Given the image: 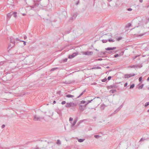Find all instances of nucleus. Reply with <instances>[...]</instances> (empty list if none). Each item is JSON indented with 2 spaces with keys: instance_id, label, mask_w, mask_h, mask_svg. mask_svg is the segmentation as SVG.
<instances>
[{
  "instance_id": "obj_60",
  "label": "nucleus",
  "mask_w": 149,
  "mask_h": 149,
  "mask_svg": "<svg viewBox=\"0 0 149 149\" xmlns=\"http://www.w3.org/2000/svg\"><path fill=\"white\" fill-rule=\"evenodd\" d=\"M86 90H85L83 92H84V93L85 92H86Z\"/></svg>"
},
{
  "instance_id": "obj_12",
  "label": "nucleus",
  "mask_w": 149,
  "mask_h": 149,
  "mask_svg": "<svg viewBox=\"0 0 149 149\" xmlns=\"http://www.w3.org/2000/svg\"><path fill=\"white\" fill-rule=\"evenodd\" d=\"M13 15L12 13H8L7 15V17L8 19H10L11 17V15Z\"/></svg>"
},
{
  "instance_id": "obj_4",
  "label": "nucleus",
  "mask_w": 149,
  "mask_h": 149,
  "mask_svg": "<svg viewBox=\"0 0 149 149\" xmlns=\"http://www.w3.org/2000/svg\"><path fill=\"white\" fill-rule=\"evenodd\" d=\"M77 16V13H74L72 15V17L69 19V21L71 22Z\"/></svg>"
},
{
  "instance_id": "obj_19",
  "label": "nucleus",
  "mask_w": 149,
  "mask_h": 149,
  "mask_svg": "<svg viewBox=\"0 0 149 149\" xmlns=\"http://www.w3.org/2000/svg\"><path fill=\"white\" fill-rule=\"evenodd\" d=\"M143 84H142V85H140V86H139V87H138V89H141L143 87Z\"/></svg>"
},
{
  "instance_id": "obj_34",
  "label": "nucleus",
  "mask_w": 149,
  "mask_h": 149,
  "mask_svg": "<svg viewBox=\"0 0 149 149\" xmlns=\"http://www.w3.org/2000/svg\"><path fill=\"white\" fill-rule=\"evenodd\" d=\"M119 56V55L118 54H116L114 55V57L115 58H116Z\"/></svg>"
},
{
  "instance_id": "obj_11",
  "label": "nucleus",
  "mask_w": 149,
  "mask_h": 149,
  "mask_svg": "<svg viewBox=\"0 0 149 149\" xmlns=\"http://www.w3.org/2000/svg\"><path fill=\"white\" fill-rule=\"evenodd\" d=\"M116 88V86L114 85H110L108 86V88L109 89H111L112 88Z\"/></svg>"
},
{
  "instance_id": "obj_31",
  "label": "nucleus",
  "mask_w": 149,
  "mask_h": 149,
  "mask_svg": "<svg viewBox=\"0 0 149 149\" xmlns=\"http://www.w3.org/2000/svg\"><path fill=\"white\" fill-rule=\"evenodd\" d=\"M86 102V101L84 100H82L81 101V103L82 104H84Z\"/></svg>"
},
{
  "instance_id": "obj_7",
  "label": "nucleus",
  "mask_w": 149,
  "mask_h": 149,
  "mask_svg": "<svg viewBox=\"0 0 149 149\" xmlns=\"http://www.w3.org/2000/svg\"><path fill=\"white\" fill-rule=\"evenodd\" d=\"M77 120H75L73 123H72V122H70V123L72 124L71 127H73L75 125L77 122Z\"/></svg>"
},
{
  "instance_id": "obj_10",
  "label": "nucleus",
  "mask_w": 149,
  "mask_h": 149,
  "mask_svg": "<svg viewBox=\"0 0 149 149\" xmlns=\"http://www.w3.org/2000/svg\"><path fill=\"white\" fill-rule=\"evenodd\" d=\"M66 97L68 98H72L74 97V96L70 94H68L66 95Z\"/></svg>"
},
{
  "instance_id": "obj_51",
  "label": "nucleus",
  "mask_w": 149,
  "mask_h": 149,
  "mask_svg": "<svg viewBox=\"0 0 149 149\" xmlns=\"http://www.w3.org/2000/svg\"><path fill=\"white\" fill-rule=\"evenodd\" d=\"M144 34H141L138 36H143Z\"/></svg>"
},
{
  "instance_id": "obj_49",
  "label": "nucleus",
  "mask_w": 149,
  "mask_h": 149,
  "mask_svg": "<svg viewBox=\"0 0 149 149\" xmlns=\"http://www.w3.org/2000/svg\"><path fill=\"white\" fill-rule=\"evenodd\" d=\"M24 39H26L27 38V37L26 36H24Z\"/></svg>"
},
{
  "instance_id": "obj_52",
  "label": "nucleus",
  "mask_w": 149,
  "mask_h": 149,
  "mask_svg": "<svg viewBox=\"0 0 149 149\" xmlns=\"http://www.w3.org/2000/svg\"><path fill=\"white\" fill-rule=\"evenodd\" d=\"M135 56L133 58L134 59L135 58H136V57H138V56Z\"/></svg>"
},
{
  "instance_id": "obj_43",
  "label": "nucleus",
  "mask_w": 149,
  "mask_h": 149,
  "mask_svg": "<svg viewBox=\"0 0 149 149\" xmlns=\"http://www.w3.org/2000/svg\"><path fill=\"white\" fill-rule=\"evenodd\" d=\"M111 76H109V77L108 78H107V79L108 80H110V79H111Z\"/></svg>"
},
{
  "instance_id": "obj_36",
  "label": "nucleus",
  "mask_w": 149,
  "mask_h": 149,
  "mask_svg": "<svg viewBox=\"0 0 149 149\" xmlns=\"http://www.w3.org/2000/svg\"><path fill=\"white\" fill-rule=\"evenodd\" d=\"M57 113L60 115H61L62 114L61 112L60 111H59L57 112Z\"/></svg>"
},
{
  "instance_id": "obj_64",
  "label": "nucleus",
  "mask_w": 149,
  "mask_h": 149,
  "mask_svg": "<svg viewBox=\"0 0 149 149\" xmlns=\"http://www.w3.org/2000/svg\"><path fill=\"white\" fill-rule=\"evenodd\" d=\"M148 112H149V110H148Z\"/></svg>"
},
{
  "instance_id": "obj_44",
  "label": "nucleus",
  "mask_w": 149,
  "mask_h": 149,
  "mask_svg": "<svg viewBox=\"0 0 149 149\" xmlns=\"http://www.w3.org/2000/svg\"><path fill=\"white\" fill-rule=\"evenodd\" d=\"M127 10L128 11H131L132 10V9L131 8H128Z\"/></svg>"
},
{
  "instance_id": "obj_14",
  "label": "nucleus",
  "mask_w": 149,
  "mask_h": 149,
  "mask_svg": "<svg viewBox=\"0 0 149 149\" xmlns=\"http://www.w3.org/2000/svg\"><path fill=\"white\" fill-rule=\"evenodd\" d=\"M128 68H137V66H136V65H131V66H129Z\"/></svg>"
},
{
  "instance_id": "obj_35",
  "label": "nucleus",
  "mask_w": 149,
  "mask_h": 149,
  "mask_svg": "<svg viewBox=\"0 0 149 149\" xmlns=\"http://www.w3.org/2000/svg\"><path fill=\"white\" fill-rule=\"evenodd\" d=\"M142 79V77H141L139 78V81L141 82Z\"/></svg>"
},
{
  "instance_id": "obj_48",
  "label": "nucleus",
  "mask_w": 149,
  "mask_h": 149,
  "mask_svg": "<svg viewBox=\"0 0 149 149\" xmlns=\"http://www.w3.org/2000/svg\"><path fill=\"white\" fill-rule=\"evenodd\" d=\"M121 39H122V38H121V37L117 39V40H121Z\"/></svg>"
},
{
  "instance_id": "obj_33",
  "label": "nucleus",
  "mask_w": 149,
  "mask_h": 149,
  "mask_svg": "<svg viewBox=\"0 0 149 149\" xmlns=\"http://www.w3.org/2000/svg\"><path fill=\"white\" fill-rule=\"evenodd\" d=\"M61 103L63 105L64 104L66 103V102L65 101H63L61 102Z\"/></svg>"
},
{
  "instance_id": "obj_6",
  "label": "nucleus",
  "mask_w": 149,
  "mask_h": 149,
  "mask_svg": "<svg viewBox=\"0 0 149 149\" xmlns=\"http://www.w3.org/2000/svg\"><path fill=\"white\" fill-rule=\"evenodd\" d=\"M77 55V53H74L68 56L69 58H72Z\"/></svg>"
},
{
  "instance_id": "obj_46",
  "label": "nucleus",
  "mask_w": 149,
  "mask_h": 149,
  "mask_svg": "<svg viewBox=\"0 0 149 149\" xmlns=\"http://www.w3.org/2000/svg\"><path fill=\"white\" fill-rule=\"evenodd\" d=\"M5 127V125H3L1 126V127L2 128H4Z\"/></svg>"
},
{
  "instance_id": "obj_24",
  "label": "nucleus",
  "mask_w": 149,
  "mask_h": 149,
  "mask_svg": "<svg viewBox=\"0 0 149 149\" xmlns=\"http://www.w3.org/2000/svg\"><path fill=\"white\" fill-rule=\"evenodd\" d=\"M14 15V16L15 17H17V13L16 12H15L14 13H12Z\"/></svg>"
},
{
  "instance_id": "obj_54",
  "label": "nucleus",
  "mask_w": 149,
  "mask_h": 149,
  "mask_svg": "<svg viewBox=\"0 0 149 149\" xmlns=\"http://www.w3.org/2000/svg\"><path fill=\"white\" fill-rule=\"evenodd\" d=\"M53 103H54V104L56 103V101H53Z\"/></svg>"
},
{
  "instance_id": "obj_28",
  "label": "nucleus",
  "mask_w": 149,
  "mask_h": 149,
  "mask_svg": "<svg viewBox=\"0 0 149 149\" xmlns=\"http://www.w3.org/2000/svg\"><path fill=\"white\" fill-rule=\"evenodd\" d=\"M149 105V102H146L145 104V106L146 107L148 105Z\"/></svg>"
},
{
  "instance_id": "obj_38",
  "label": "nucleus",
  "mask_w": 149,
  "mask_h": 149,
  "mask_svg": "<svg viewBox=\"0 0 149 149\" xmlns=\"http://www.w3.org/2000/svg\"><path fill=\"white\" fill-rule=\"evenodd\" d=\"M131 25V24L130 23H129L127 25V27H129Z\"/></svg>"
},
{
  "instance_id": "obj_55",
  "label": "nucleus",
  "mask_w": 149,
  "mask_h": 149,
  "mask_svg": "<svg viewBox=\"0 0 149 149\" xmlns=\"http://www.w3.org/2000/svg\"><path fill=\"white\" fill-rule=\"evenodd\" d=\"M143 141V139H142V138H141V139H140V141Z\"/></svg>"
},
{
  "instance_id": "obj_40",
  "label": "nucleus",
  "mask_w": 149,
  "mask_h": 149,
  "mask_svg": "<svg viewBox=\"0 0 149 149\" xmlns=\"http://www.w3.org/2000/svg\"><path fill=\"white\" fill-rule=\"evenodd\" d=\"M101 54L102 55H102H105V53L104 52H101Z\"/></svg>"
},
{
  "instance_id": "obj_32",
  "label": "nucleus",
  "mask_w": 149,
  "mask_h": 149,
  "mask_svg": "<svg viewBox=\"0 0 149 149\" xmlns=\"http://www.w3.org/2000/svg\"><path fill=\"white\" fill-rule=\"evenodd\" d=\"M57 68H54L52 69H51V70H50L51 71H54L56 69H57Z\"/></svg>"
},
{
  "instance_id": "obj_39",
  "label": "nucleus",
  "mask_w": 149,
  "mask_h": 149,
  "mask_svg": "<svg viewBox=\"0 0 149 149\" xmlns=\"http://www.w3.org/2000/svg\"><path fill=\"white\" fill-rule=\"evenodd\" d=\"M84 94V92H82L80 95H79L78 97H79L80 96H81V95H82L83 94Z\"/></svg>"
},
{
  "instance_id": "obj_42",
  "label": "nucleus",
  "mask_w": 149,
  "mask_h": 149,
  "mask_svg": "<svg viewBox=\"0 0 149 149\" xmlns=\"http://www.w3.org/2000/svg\"><path fill=\"white\" fill-rule=\"evenodd\" d=\"M102 60V59L101 58H99L97 59H96V61H101Z\"/></svg>"
},
{
  "instance_id": "obj_5",
  "label": "nucleus",
  "mask_w": 149,
  "mask_h": 149,
  "mask_svg": "<svg viewBox=\"0 0 149 149\" xmlns=\"http://www.w3.org/2000/svg\"><path fill=\"white\" fill-rule=\"evenodd\" d=\"M83 54L84 55H90L93 54V52L91 51L84 52H83Z\"/></svg>"
},
{
  "instance_id": "obj_30",
  "label": "nucleus",
  "mask_w": 149,
  "mask_h": 149,
  "mask_svg": "<svg viewBox=\"0 0 149 149\" xmlns=\"http://www.w3.org/2000/svg\"><path fill=\"white\" fill-rule=\"evenodd\" d=\"M107 80V79L106 78H104L102 80V81L103 82H105Z\"/></svg>"
},
{
  "instance_id": "obj_29",
  "label": "nucleus",
  "mask_w": 149,
  "mask_h": 149,
  "mask_svg": "<svg viewBox=\"0 0 149 149\" xmlns=\"http://www.w3.org/2000/svg\"><path fill=\"white\" fill-rule=\"evenodd\" d=\"M94 136L95 138L98 139L100 137V136L98 135H95Z\"/></svg>"
},
{
  "instance_id": "obj_8",
  "label": "nucleus",
  "mask_w": 149,
  "mask_h": 149,
  "mask_svg": "<svg viewBox=\"0 0 149 149\" xmlns=\"http://www.w3.org/2000/svg\"><path fill=\"white\" fill-rule=\"evenodd\" d=\"M116 48V47H108L107 48H106V50L107 51H109L111 50H112L114 49H115Z\"/></svg>"
},
{
  "instance_id": "obj_45",
  "label": "nucleus",
  "mask_w": 149,
  "mask_h": 149,
  "mask_svg": "<svg viewBox=\"0 0 149 149\" xmlns=\"http://www.w3.org/2000/svg\"><path fill=\"white\" fill-rule=\"evenodd\" d=\"M57 93L59 95H60V94L61 93V91H58L57 92Z\"/></svg>"
},
{
  "instance_id": "obj_18",
  "label": "nucleus",
  "mask_w": 149,
  "mask_h": 149,
  "mask_svg": "<svg viewBox=\"0 0 149 149\" xmlns=\"http://www.w3.org/2000/svg\"><path fill=\"white\" fill-rule=\"evenodd\" d=\"M85 140L84 139H79L78 140V141L79 142H82Z\"/></svg>"
},
{
  "instance_id": "obj_13",
  "label": "nucleus",
  "mask_w": 149,
  "mask_h": 149,
  "mask_svg": "<svg viewBox=\"0 0 149 149\" xmlns=\"http://www.w3.org/2000/svg\"><path fill=\"white\" fill-rule=\"evenodd\" d=\"M122 107V105H121L118 108V109H117L115 111V112H118V111H119L120 110V109Z\"/></svg>"
},
{
  "instance_id": "obj_15",
  "label": "nucleus",
  "mask_w": 149,
  "mask_h": 149,
  "mask_svg": "<svg viewBox=\"0 0 149 149\" xmlns=\"http://www.w3.org/2000/svg\"><path fill=\"white\" fill-rule=\"evenodd\" d=\"M79 109L81 111H82L84 110V109L82 105H79Z\"/></svg>"
},
{
  "instance_id": "obj_1",
  "label": "nucleus",
  "mask_w": 149,
  "mask_h": 149,
  "mask_svg": "<svg viewBox=\"0 0 149 149\" xmlns=\"http://www.w3.org/2000/svg\"><path fill=\"white\" fill-rule=\"evenodd\" d=\"M77 104L73 102H68L65 105V107L67 108H69L70 107H73L76 106Z\"/></svg>"
},
{
  "instance_id": "obj_9",
  "label": "nucleus",
  "mask_w": 149,
  "mask_h": 149,
  "mask_svg": "<svg viewBox=\"0 0 149 149\" xmlns=\"http://www.w3.org/2000/svg\"><path fill=\"white\" fill-rule=\"evenodd\" d=\"M10 41L13 44V47L14 45V44L15 43V41H14L13 38H10Z\"/></svg>"
},
{
  "instance_id": "obj_58",
  "label": "nucleus",
  "mask_w": 149,
  "mask_h": 149,
  "mask_svg": "<svg viewBox=\"0 0 149 149\" xmlns=\"http://www.w3.org/2000/svg\"><path fill=\"white\" fill-rule=\"evenodd\" d=\"M108 6H110L109 3H108Z\"/></svg>"
},
{
  "instance_id": "obj_37",
  "label": "nucleus",
  "mask_w": 149,
  "mask_h": 149,
  "mask_svg": "<svg viewBox=\"0 0 149 149\" xmlns=\"http://www.w3.org/2000/svg\"><path fill=\"white\" fill-rule=\"evenodd\" d=\"M73 118L72 117H70V118H69V120L70 121V122H71V121H72V120H73Z\"/></svg>"
},
{
  "instance_id": "obj_25",
  "label": "nucleus",
  "mask_w": 149,
  "mask_h": 149,
  "mask_svg": "<svg viewBox=\"0 0 149 149\" xmlns=\"http://www.w3.org/2000/svg\"><path fill=\"white\" fill-rule=\"evenodd\" d=\"M108 40H102V41L103 43H106L107 42Z\"/></svg>"
},
{
  "instance_id": "obj_41",
  "label": "nucleus",
  "mask_w": 149,
  "mask_h": 149,
  "mask_svg": "<svg viewBox=\"0 0 149 149\" xmlns=\"http://www.w3.org/2000/svg\"><path fill=\"white\" fill-rule=\"evenodd\" d=\"M20 41H21V42H24V45H26V42L24 41H23V40H20Z\"/></svg>"
},
{
  "instance_id": "obj_57",
  "label": "nucleus",
  "mask_w": 149,
  "mask_h": 149,
  "mask_svg": "<svg viewBox=\"0 0 149 149\" xmlns=\"http://www.w3.org/2000/svg\"><path fill=\"white\" fill-rule=\"evenodd\" d=\"M26 15V14H25V13H23V16H25V15Z\"/></svg>"
},
{
  "instance_id": "obj_2",
  "label": "nucleus",
  "mask_w": 149,
  "mask_h": 149,
  "mask_svg": "<svg viewBox=\"0 0 149 149\" xmlns=\"http://www.w3.org/2000/svg\"><path fill=\"white\" fill-rule=\"evenodd\" d=\"M39 5V2L38 1H34V5L33 6H31V9L32 10H34L35 8H36V7L38 6Z\"/></svg>"
},
{
  "instance_id": "obj_16",
  "label": "nucleus",
  "mask_w": 149,
  "mask_h": 149,
  "mask_svg": "<svg viewBox=\"0 0 149 149\" xmlns=\"http://www.w3.org/2000/svg\"><path fill=\"white\" fill-rule=\"evenodd\" d=\"M116 90L115 89H114V90H110V91L109 92L111 93H114L116 92Z\"/></svg>"
},
{
  "instance_id": "obj_17",
  "label": "nucleus",
  "mask_w": 149,
  "mask_h": 149,
  "mask_svg": "<svg viewBox=\"0 0 149 149\" xmlns=\"http://www.w3.org/2000/svg\"><path fill=\"white\" fill-rule=\"evenodd\" d=\"M124 78H130L129 74H125L124 76Z\"/></svg>"
},
{
  "instance_id": "obj_53",
  "label": "nucleus",
  "mask_w": 149,
  "mask_h": 149,
  "mask_svg": "<svg viewBox=\"0 0 149 149\" xmlns=\"http://www.w3.org/2000/svg\"><path fill=\"white\" fill-rule=\"evenodd\" d=\"M143 0H139V1H140L141 3H142V2H143Z\"/></svg>"
},
{
  "instance_id": "obj_50",
  "label": "nucleus",
  "mask_w": 149,
  "mask_h": 149,
  "mask_svg": "<svg viewBox=\"0 0 149 149\" xmlns=\"http://www.w3.org/2000/svg\"><path fill=\"white\" fill-rule=\"evenodd\" d=\"M15 40L16 41H20V40L18 39V38H16V39H15Z\"/></svg>"
},
{
  "instance_id": "obj_20",
  "label": "nucleus",
  "mask_w": 149,
  "mask_h": 149,
  "mask_svg": "<svg viewBox=\"0 0 149 149\" xmlns=\"http://www.w3.org/2000/svg\"><path fill=\"white\" fill-rule=\"evenodd\" d=\"M129 75L130 77H133L136 75V74H129Z\"/></svg>"
},
{
  "instance_id": "obj_56",
  "label": "nucleus",
  "mask_w": 149,
  "mask_h": 149,
  "mask_svg": "<svg viewBox=\"0 0 149 149\" xmlns=\"http://www.w3.org/2000/svg\"><path fill=\"white\" fill-rule=\"evenodd\" d=\"M147 80L148 81H149V77L148 78V79H147Z\"/></svg>"
},
{
  "instance_id": "obj_26",
  "label": "nucleus",
  "mask_w": 149,
  "mask_h": 149,
  "mask_svg": "<svg viewBox=\"0 0 149 149\" xmlns=\"http://www.w3.org/2000/svg\"><path fill=\"white\" fill-rule=\"evenodd\" d=\"M136 66H137V68H141L143 65L142 64H140L139 65H136Z\"/></svg>"
},
{
  "instance_id": "obj_3",
  "label": "nucleus",
  "mask_w": 149,
  "mask_h": 149,
  "mask_svg": "<svg viewBox=\"0 0 149 149\" xmlns=\"http://www.w3.org/2000/svg\"><path fill=\"white\" fill-rule=\"evenodd\" d=\"M44 117H40L37 115H34V120L35 121H40L41 119H43Z\"/></svg>"
},
{
  "instance_id": "obj_62",
  "label": "nucleus",
  "mask_w": 149,
  "mask_h": 149,
  "mask_svg": "<svg viewBox=\"0 0 149 149\" xmlns=\"http://www.w3.org/2000/svg\"><path fill=\"white\" fill-rule=\"evenodd\" d=\"M79 1L77 3V5H78V4H79Z\"/></svg>"
},
{
  "instance_id": "obj_59",
  "label": "nucleus",
  "mask_w": 149,
  "mask_h": 149,
  "mask_svg": "<svg viewBox=\"0 0 149 149\" xmlns=\"http://www.w3.org/2000/svg\"><path fill=\"white\" fill-rule=\"evenodd\" d=\"M97 68H99V69H100V68H101L100 67H97Z\"/></svg>"
},
{
  "instance_id": "obj_21",
  "label": "nucleus",
  "mask_w": 149,
  "mask_h": 149,
  "mask_svg": "<svg viewBox=\"0 0 149 149\" xmlns=\"http://www.w3.org/2000/svg\"><path fill=\"white\" fill-rule=\"evenodd\" d=\"M93 100H88V102H87L86 104H85V106H86L89 103L91 102Z\"/></svg>"
},
{
  "instance_id": "obj_63",
  "label": "nucleus",
  "mask_w": 149,
  "mask_h": 149,
  "mask_svg": "<svg viewBox=\"0 0 149 149\" xmlns=\"http://www.w3.org/2000/svg\"><path fill=\"white\" fill-rule=\"evenodd\" d=\"M109 68V66H107V68Z\"/></svg>"
},
{
  "instance_id": "obj_47",
  "label": "nucleus",
  "mask_w": 149,
  "mask_h": 149,
  "mask_svg": "<svg viewBox=\"0 0 149 149\" xmlns=\"http://www.w3.org/2000/svg\"><path fill=\"white\" fill-rule=\"evenodd\" d=\"M127 85V83H126L125 84H124V86L125 87H126V86Z\"/></svg>"
},
{
  "instance_id": "obj_23",
  "label": "nucleus",
  "mask_w": 149,
  "mask_h": 149,
  "mask_svg": "<svg viewBox=\"0 0 149 149\" xmlns=\"http://www.w3.org/2000/svg\"><path fill=\"white\" fill-rule=\"evenodd\" d=\"M108 41L109 42H113L115 41V40H114L112 39H109L108 40Z\"/></svg>"
},
{
  "instance_id": "obj_22",
  "label": "nucleus",
  "mask_w": 149,
  "mask_h": 149,
  "mask_svg": "<svg viewBox=\"0 0 149 149\" xmlns=\"http://www.w3.org/2000/svg\"><path fill=\"white\" fill-rule=\"evenodd\" d=\"M56 143L59 145L61 144V142L59 140H57Z\"/></svg>"
},
{
  "instance_id": "obj_61",
  "label": "nucleus",
  "mask_w": 149,
  "mask_h": 149,
  "mask_svg": "<svg viewBox=\"0 0 149 149\" xmlns=\"http://www.w3.org/2000/svg\"><path fill=\"white\" fill-rule=\"evenodd\" d=\"M108 1L110 2L111 1V0H107Z\"/></svg>"
},
{
  "instance_id": "obj_27",
  "label": "nucleus",
  "mask_w": 149,
  "mask_h": 149,
  "mask_svg": "<svg viewBox=\"0 0 149 149\" xmlns=\"http://www.w3.org/2000/svg\"><path fill=\"white\" fill-rule=\"evenodd\" d=\"M134 86V84H133L130 86V88L132 89L133 88Z\"/></svg>"
}]
</instances>
